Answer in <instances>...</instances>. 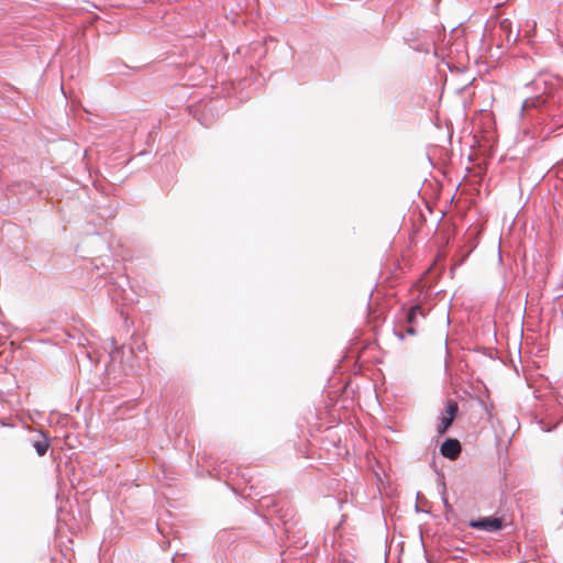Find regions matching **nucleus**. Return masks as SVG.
<instances>
[{"label":"nucleus","instance_id":"8","mask_svg":"<svg viewBox=\"0 0 563 563\" xmlns=\"http://www.w3.org/2000/svg\"><path fill=\"white\" fill-rule=\"evenodd\" d=\"M407 333L410 334V335H415L416 334V330L415 328L412 327V324H410V327L407 328Z\"/></svg>","mask_w":563,"mask_h":563},{"label":"nucleus","instance_id":"5","mask_svg":"<svg viewBox=\"0 0 563 563\" xmlns=\"http://www.w3.org/2000/svg\"><path fill=\"white\" fill-rule=\"evenodd\" d=\"M499 30L506 34L507 42L515 43L517 41L518 33L512 35L511 22L508 19L500 21Z\"/></svg>","mask_w":563,"mask_h":563},{"label":"nucleus","instance_id":"1","mask_svg":"<svg viewBox=\"0 0 563 563\" xmlns=\"http://www.w3.org/2000/svg\"><path fill=\"white\" fill-rule=\"evenodd\" d=\"M459 412L457 402L454 400H448L445 405V410L441 417V423L438 427V433L444 434L446 430L451 427L454 419L456 418Z\"/></svg>","mask_w":563,"mask_h":563},{"label":"nucleus","instance_id":"6","mask_svg":"<svg viewBox=\"0 0 563 563\" xmlns=\"http://www.w3.org/2000/svg\"><path fill=\"white\" fill-rule=\"evenodd\" d=\"M418 314L421 316V317L424 316L421 306L420 305H415V306H412L409 309V311L407 313V322L409 324H413L416 322V319H417Z\"/></svg>","mask_w":563,"mask_h":563},{"label":"nucleus","instance_id":"3","mask_svg":"<svg viewBox=\"0 0 563 563\" xmlns=\"http://www.w3.org/2000/svg\"><path fill=\"white\" fill-rule=\"evenodd\" d=\"M440 452L443 456L455 460L461 453V444L456 439H446L442 443Z\"/></svg>","mask_w":563,"mask_h":563},{"label":"nucleus","instance_id":"2","mask_svg":"<svg viewBox=\"0 0 563 563\" xmlns=\"http://www.w3.org/2000/svg\"><path fill=\"white\" fill-rule=\"evenodd\" d=\"M470 527L488 532L498 531L504 527V519L498 517H484L470 522Z\"/></svg>","mask_w":563,"mask_h":563},{"label":"nucleus","instance_id":"7","mask_svg":"<svg viewBox=\"0 0 563 563\" xmlns=\"http://www.w3.org/2000/svg\"><path fill=\"white\" fill-rule=\"evenodd\" d=\"M33 446L36 450L37 454L40 456H43L47 452L49 443L47 439L44 435H42L40 440L33 443Z\"/></svg>","mask_w":563,"mask_h":563},{"label":"nucleus","instance_id":"4","mask_svg":"<svg viewBox=\"0 0 563 563\" xmlns=\"http://www.w3.org/2000/svg\"><path fill=\"white\" fill-rule=\"evenodd\" d=\"M547 99L543 96H536L532 98H527L521 106V112H525L531 108H539L541 104L545 103Z\"/></svg>","mask_w":563,"mask_h":563}]
</instances>
